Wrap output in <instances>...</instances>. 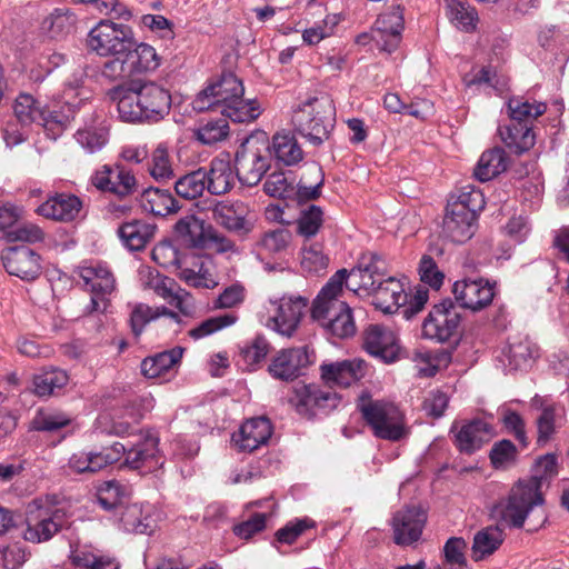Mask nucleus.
<instances>
[{
    "instance_id": "aec40b11",
    "label": "nucleus",
    "mask_w": 569,
    "mask_h": 569,
    "mask_svg": "<svg viewBox=\"0 0 569 569\" xmlns=\"http://www.w3.org/2000/svg\"><path fill=\"white\" fill-rule=\"evenodd\" d=\"M389 274L386 260L373 252L363 253L358 264L349 271L350 281L355 287L369 290L383 281Z\"/></svg>"
},
{
    "instance_id": "7ed1b4c3",
    "label": "nucleus",
    "mask_w": 569,
    "mask_h": 569,
    "mask_svg": "<svg viewBox=\"0 0 569 569\" xmlns=\"http://www.w3.org/2000/svg\"><path fill=\"white\" fill-rule=\"evenodd\" d=\"M506 106L509 123L500 124L498 133L511 152L521 154L535 146L532 124L546 112L547 106L543 102H530L525 97H511Z\"/></svg>"
},
{
    "instance_id": "c85d7f7f",
    "label": "nucleus",
    "mask_w": 569,
    "mask_h": 569,
    "mask_svg": "<svg viewBox=\"0 0 569 569\" xmlns=\"http://www.w3.org/2000/svg\"><path fill=\"white\" fill-rule=\"evenodd\" d=\"M82 209V201L71 193H56L41 203L37 212L48 219L69 222L74 220Z\"/></svg>"
},
{
    "instance_id": "2eb2a0df",
    "label": "nucleus",
    "mask_w": 569,
    "mask_h": 569,
    "mask_svg": "<svg viewBox=\"0 0 569 569\" xmlns=\"http://www.w3.org/2000/svg\"><path fill=\"white\" fill-rule=\"evenodd\" d=\"M495 288L496 281L490 282L483 278L465 279L455 282L452 292L459 308L479 311L492 302L496 295Z\"/></svg>"
},
{
    "instance_id": "473e14b6",
    "label": "nucleus",
    "mask_w": 569,
    "mask_h": 569,
    "mask_svg": "<svg viewBox=\"0 0 569 569\" xmlns=\"http://www.w3.org/2000/svg\"><path fill=\"white\" fill-rule=\"evenodd\" d=\"M339 306L340 307H332V310L326 312L323 316L312 318L319 321L332 336L345 339L355 335L356 325L350 307L348 305Z\"/></svg>"
},
{
    "instance_id": "e433bc0d",
    "label": "nucleus",
    "mask_w": 569,
    "mask_h": 569,
    "mask_svg": "<svg viewBox=\"0 0 569 569\" xmlns=\"http://www.w3.org/2000/svg\"><path fill=\"white\" fill-rule=\"evenodd\" d=\"M74 114V106L69 102L44 104L42 110L44 119L40 120L39 126L51 132L52 138H56L70 124Z\"/></svg>"
},
{
    "instance_id": "4468645a",
    "label": "nucleus",
    "mask_w": 569,
    "mask_h": 569,
    "mask_svg": "<svg viewBox=\"0 0 569 569\" xmlns=\"http://www.w3.org/2000/svg\"><path fill=\"white\" fill-rule=\"evenodd\" d=\"M362 347L385 363L400 359L401 348L396 333L386 326L371 323L362 332Z\"/></svg>"
},
{
    "instance_id": "79ce46f5",
    "label": "nucleus",
    "mask_w": 569,
    "mask_h": 569,
    "mask_svg": "<svg viewBox=\"0 0 569 569\" xmlns=\"http://www.w3.org/2000/svg\"><path fill=\"white\" fill-rule=\"evenodd\" d=\"M507 168L508 157L505 150L501 148H493L481 154L473 174L477 180L486 182L506 171Z\"/></svg>"
},
{
    "instance_id": "603ef678",
    "label": "nucleus",
    "mask_w": 569,
    "mask_h": 569,
    "mask_svg": "<svg viewBox=\"0 0 569 569\" xmlns=\"http://www.w3.org/2000/svg\"><path fill=\"white\" fill-rule=\"evenodd\" d=\"M160 316H168L177 322H180L179 316L174 311L169 310L167 307L152 309L151 307L142 303L134 307L130 316V326L133 335L139 337L142 333L146 325L152 320H156Z\"/></svg>"
},
{
    "instance_id": "0e129e2a",
    "label": "nucleus",
    "mask_w": 569,
    "mask_h": 569,
    "mask_svg": "<svg viewBox=\"0 0 569 569\" xmlns=\"http://www.w3.org/2000/svg\"><path fill=\"white\" fill-rule=\"evenodd\" d=\"M149 172L158 181H166L174 177L168 149L163 144H159L153 150L151 162L149 163Z\"/></svg>"
},
{
    "instance_id": "680f3d73",
    "label": "nucleus",
    "mask_w": 569,
    "mask_h": 569,
    "mask_svg": "<svg viewBox=\"0 0 569 569\" xmlns=\"http://www.w3.org/2000/svg\"><path fill=\"white\" fill-rule=\"evenodd\" d=\"M405 28L403 8L400 4L392 6L388 12L378 17L375 22V32L382 34H401Z\"/></svg>"
},
{
    "instance_id": "69168bd1",
    "label": "nucleus",
    "mask_w": 569,
    "mask_h": 569,
    "mask_svg": "<svg viewBox=\"0 0 569 569\" xmlns=\"http://www.w3.org/2000/svg\"><path fill=\"white\" fill-rule=\"evenodd\" d=\"M291 241V232L288 229L279 228L264 232L257 246L268 253H278L287 249Z\"/></svg>"
},
{
    "instance_id": "4d7b16f0",
    "label": "nucleus",
    "mask_w": 569,
    "mask_h": 569,
    "mask_svg": "<svg viewBox=\"0 0 569 569\" xmlns=\"http://www.w3.org/2000/svg\"><path fill=\"white\" fill-rule=\"evenodd\" d=\"M447 204L450 208L462 207L463 211L469 210L470 213L478 217V212L485 208L486 201L479 189L466 186L461 188L458 194H451Z\"/></svg>"
},
{
    "instance_id": "0eeeda50",
    "label": "nucleus",
    "mask_w": 569,
    "mask_h": 569,
    "mask_svg": "<svg viewBox=\"0 0 569 569\" xmlns=\"http://www.w3.org/2000/svg\"><path fill=\"white\" fill-rule=\"evenodd\" d=\"M270 141L264 131L250 134L234 157V170L241 184L257 186L270 168Z\"/></svg>"
},
{
    "instance_id": "6e6d98bb",
    "label": "nucleus",
    "mask_w": 569,
    "mask_h": 569,
    "mask_svg": "<svg viewBox=\"0 0 569 569\" xmlns=\"http://www.w3.org/2000/svg\"><path fill=\"white\" fill-rule=\"evenodd\" d=\"M301 254V267L310 273L323 271L329 264V258L323 253L320 242L303 241Z\"/></svg>"
},
{
    "instance_id": "9d476101",
    "label": "nucleus",
    "mask_w": 569,
    "mask_h": 569,
    "mask_svg": "<svg viewBox=\"0 0 569 569\" xmlns=\"http://www.w3.org/2000/svg\"><path fill=\"white\" fill-rule=\"evenodd\" d=\"M462 315L450 299L433 306L422 323V336L439 343L458 339Z\"/></svg>"
},
{
    "instance_id": "9b49d317",
    "label": "nucleus",
    "mask_w": 569,
    "mask_h": 569,
    "mask_svg": "<svg viewBox=\"0 0 569 569\" xmlns=\"http://www.w3.org/2000/svg\"><path fill=\"white\" fill-rule=\"evenodd\" d=\"M341 397L329 389H323L316 383H297L289 402L296 411L306 418L328 415L340 403Z\"/></svg>"
},
{
    "instance_id": "774afa93",
    "label": "nucleus",
    "mask_w": 569,
    "mask_h": 569,
    "mask_svg": "<svg viewBox=\"0 0 569 569\" xmlns=\"http://www.w3.org/2000/svg\"><path fill=\"white\" fill-rule=\"evenodd\" d=\"M489 458L496 469L506 468L509 463L516 461L517 448L512 441L502 439L492 446Z\"/></svg>"
},
{
    "instance_id": "864d4df0",
    "label": "nucleus",
    "mask_w": 569,
    "mask_h": 569,
    "mask_svg": "<svg viewBox=\"0 0 569 569\" xmlns=\"http://www.w3.org/2000/svg\"><path fill=\"white\" fill-rule=\"evenodd\" d=\"M220 113L233 122H251L260 116L261 107L256 99H243L242 96L233 103L221 108Z\"/></svg>"
},
{
    "instance_id": "58836bf2",
    "label": "nucleus",
    "mask_w": 569,
    "mask_h": 569,
    "mask_svg": "<svg viewBox=\"0 0 569 569\" xmlns=\"http://www.w3.org/2000/svg\"><path fill=\"white\" fill-rule=\"evenodd\" d=\"M538 357V349L529 339L512 341L502 351V362L509 370H527L535 358Z\"/></svg>"
},
{
    "instance_id": "09e8293b",
    "label": "nucleus",
    "mask_w": 569,
    "mask_h": 569,
    "mask_svg": "<svg viewBox=\"0 0 569 569\" xmlns=\"http://www.w3.org/2000/svg\"><path fill=\"white\" fill-rule=\"evenodd\" d=\"M447 16L460 30L471 32L476 29L478 12L465 0H445Z\"/></svg>"
},
{
    "instance_id": "37998d69",
    "label": "nucleus",
    "mask_w": 569,
    "mask_h": 569,
    "mask_svg": "<svg viewBox=\"0 0 569 569\" xmlns=\"http://www.w3.org/2000/svg\"><path fill=\"white\" fill-rule=\"evenodd\" d=\"M176 236L192 248H206L208 246V233L204 231V223L194 216H186L179 219L174 226Z\"/></svg>"
},
{
    "instance_id": "f257e3e1",
    "label": "nucleus",
    "mask_w": 569,
    "mask_h": 569,
    "mask_svg": "<svg viewBox=\"0 0 569 569\" xmlns=\"http://www.w3.org/2000/svg\"><path fill=\"white\" fill-rule=\"evenodd\" d=\"M158 445L159 439L148 435L140 437L136 443L113 442L100 450L78 451L69 458L68 468L77 475H93L124 457L123 465L126 467L130 469L146 468L151 471L163 465Z\"/></svg>"
},
{
    "instance_id": "1a4fd4ad",
    "label": "nucleus",
    "mask_w": 569,
    "mask_h": 569,
    "mask_svg": "<svg viewBox=\"0 0 569 569\" xmlns=\"http://www.w3.org/2000/svg\"><path fill=\"white\" fill-rule=\"evenodd\" d=\"M134 44L132 29L111 20H101L88 36V46L102 57L126 54Z\"/></svg>"
},
{
    "instance_id": "3c124183",
    "label": "nucleus",
    "mask_w": 569,
    "mask_h": 569,
    "mask_svg": "<svg viewBox=\"0 0 569 569\" xmlns=\"http://www.w3.org/2000/svg\"><path fill=\"white\" fill-rule=\"evenodd\" d=\"M69 381L64 370L50 369L36 375L33 378V392L39 397H49L60 391Z\"/></svg>"
},
{
    "instance_id": "de8ad7c7",
    "label": "nucleus",
    "mask_w": 569,
    "mask_h": 569,
    "mask_svg": "<svg viewBox=\"0 0 569 569\" xmlns=\"http://www.w3.org/2000/svg\"><path fill=\"white\" fill-rule=\"evenodd\" d=\"M43 106L32 94L21 92L14 100L13 112L22 126L40 124V120L44 119L42 117Z\"/></svg>"
},
{
    "instance_id": "f3484780",
    "label": "nucleus",
    "mask_w": 569,
    "mask_h": 569,
    "mask_svg": "<svg viewBox=\"0 0 569 569\" xmlns=\"http://www.w3.org/2000/svg\"><path fill=\"white\" fill-rule=\"evenodd\" d=\"M312 357L307 346L283 349L272 358L268 371L274 379L291 381L312 362Z\"/></svg>"
},
{
    "instance_id": "dca6fc26",
    "label": "nucleus",
    "mask_w": 569,
    "mask_h": 569,
    "mask_svg": "<svg viewBox=\"0 0 569 569\" xmlns=\"http://www.w3.org/2000/svg\"><path fill=\"white\" fill-rule=\"evenodd\" d=\"M1 259L7 272L21 280L32 281L41 274V258L28 246L9 247L2 251Z\"/></svg>"
},
{
    "instance_id": "c03bdc74",
    "label": "nucleus",
    "mask_w": 569,
    "mask_h": 569,
    "mask_svg": "<svg viewBox=\"0 0 569 569\" xmlns=\"http://www.w3.org/2000/svg\"><path fill=\"white\" fill-rule=\"evenodd\" d=\"M130 490L118 480L103 481L97 488V501L106 510L117 512L128 500Z\"/></svg>"
},
{
    "instance_id": "6ab92c4d",
    "label": "nucleus",
    "mask_w": 569,
    "mask_h": 569,
    "mask_svg": "<svg viewBox=\"0 0 569 569\" xmlns=\"http://www.w3.org/2000/svg\"><path fill=\"white\" fill-rule=\"evenodd\" d=\"M368 370V365L360 358L347 359L320 366V376L329 387H349L361 380Z\"/></svg>"
},
{
    "instance_id": "5fc2aeb1",
    "label": "nucleus",
    "mask_w": 569,
    "mask_h": 569,
    "mask_svg": "<svg viewBox=\"0 0 569 569\" xmlns=\"http://www.w3.org/2000/svg\"><path fill=\"white\" fill-rule=\"evenodd\" d=\"M72 561L80 569H120V562L114 557L84 549L76 550Z\"/></svg>"
},
{
    "instance_id": "f03ea898",
    "label": "nucleus",
    "mask_w": 569,
    "mask_h": 569,
    "mask_svg": "<svg viewBox=\"0 0 569 569\" xmlns=\"http://www.w3.org/2000/svg\"><path fill=\"white\" fill-rule=\"evenodd\" d=\"M110 98L117 102L119 118L126 122H159L169 114L172 102L170 91L153 81L116 87Z\"/></svg>"
},
{
    "instance_id": "393cba45",
    "label": "nucleus",
    "mask_w": 569,
    "mask_h": 569,
    "mask_svg": "<svg viewBox=\"0 0 569 569\" xmlns=\"http://www.w3.org/2000/svg\"><path fill=\"white\" fill-rule=\"evenodd\" d=\"M212 219L224 229L238 234H247L252 230V223L247 220L248 208L241 201H218L212 208Z\"/></svg>"
},
{
    "instance_id": "8fccbe9b",
    "label": "nucleus",
    "mask_w": 569,
    "mask_h": 569,
    "mask_svg": "<svg viewBox=\"0 0 569 569\" xmlns=\"http://www.w3.org/2000/svg\"><path fill=\"white\" fill-rule=\"evenodd\" d=\"M297 233L303 241H311L323 224V211L319 206L309 204L300 210L297 219Z\"/></svg>"
},
{
    "instance_id": "4be33fe9",
    "label": "nucleus",
    "mask_w": 569,
    "mask_h": 569,
    "mask_svg": "<svg viewBox=\"0 0 569 569\" xmlns=\"http://www.w3.org/2000/svg\"><path fill=\"white\" fill-rule=\"evenodd\" d=\"M477 219L469 210L463 211L462 207L450 208L447 204L441 233L453 243H465L475 234Z\"/></svg>"
},
{
    "instance_id": "5701e85b",
    "label": "nucleus",
    "mask_w": 569,
    "mask_h": 569,
    "mask_svg": "<svg viewBox=\"0 0 569 569\" xmlns=\"http://www.w3.org/2000/svg\"><path fill=\"white\" fill-rule=\"evenodd\" d=\"M122 529L127 532L151 535L157 522L153 517V507L150 503H128L114 512Z\"/></svg>"
},
{
    "instance_id": "bb28decb",
    "label": "nucleus",
    "mask_w": 569,
    "mask_h": 569,
    "mask_svg": "<svg viewBox=\"0 0 569 569\" xmlns=\"http://www.w3.org/2000/svg\"><path fill=\"white\" fill-rule=\"evenodd\" d=\"M368 291L373 296V306L383 313H395L407 302L403 284L392 276Z\"/></svg>"
},
{
    "instance_id": "a878e982",
    "label": "nucleus",
    "mask_w": 569,
    "mask_h": 569,
    "mask_svg": "<svg viewBox=\"0 0 569 569\" xmlns=\"http://www.w3.org/2000/svg\"><path fill=\"white\" fill-rule=\"evenodd\" d=\"M272 435V425L266 417L247 420L237 433L232 435L234 446L241 451H253L266 445Z\"/></svg>"
},
{
    "instance_id": "6e6552de",
    "label": "nucleus",
    "mask_w": 569,
    "mask_h": 569,
    "mask_svg": "<svg viewBox=\"0 0 569 569\" xmlns=\"http://www.w3.org/2000/svg\"><path fill=\"white\" fill-rule=\"evenodd\" d=\"M333 108L329 100L310 98L298 106L292 114L295 130L311 144H322L333 128Z\"/></svg>"
},
{
    "instance_id": "338daca9",
    "label": "nucleus",
    "mask_w": 569,
    "mask_h": 569,
    "mask_svg": "<svg viewBox=\"0 0 569 569\" xmlns=\"http://www.w3.org/2000/svg\"><path fill=\"white\" fill-rule=\"evenodd\" d=\"M270 345L262 336H257L250 345L241 350V357L248 369L253 370L256 365L263 361L269 353Z\"/></svg>"
},
{
    "instance_id": "423d86ee",
    "label": "nucleus",
    "mask_w": 569,
    "mask_h": 569,
    "mask_svg": "<svg viewBox=\"0 0 569 569\" xmlns=\"http://www.w3.org/2000/svg\"><path fill=\"white\" fill-rule=\"evenodd\" d=\"M67 525V513L56 496L33 499L27 508L23 538L33 543L51 540Z\"/></svg>"
},
{
    "instance_id": "e2e57ef3",
    "label": "nucleus",
    "mask_w": 569,
    "mask_h": 569,
    "mask_svg": "<svg viewBox=\"0 0 569 569\" xmlns=\"http://www.w3.org/2000/svg\"><path fill=\"white\" fill-rule=\"evenodd\" d=\"M238 320L236 313H224L203 320L197 327L189 331V336L194 340L210 336L223 328L234 325Z\"/></svg>"
},
{
    "instance_id": "7c9ffc66",
    "label": "nucleus",
    "mask_w": 569,
    "mask_h": 569,
    "mask_svg": "<svg viewBox=\"0 0 569 569\" xmlns=\"http://www.w3.org/2000/svg\"><path fill=\"white\" fill-rule=\"evenodd\" d=\"M491 430V426L485 420L473 419L455 435V445L460 452L471 455L489 441Z\"/></svg>"
},
{
    "instance_id": "20e7f679",
    "label": "nucleus",
    "mask_w": 569,
    "mask_h": 569,
    "mask_svg": "<svg viewBox=\"0 0 569 569\" xmlns=\"http://www.w3.org/2000/svg\"><path fill=\"white\" fill-rule=\"evenodd\" d=\"M542 503L539 480L537 478L519 480L509 495L492 507L491 517L503 528L519 529L522 528L529 513Z\"/></svg>"
},
{
    "instance_id": "bf43d9fd",
    "label": "nucleus",
    "mask_w": 569,
    "mask_h": 569,
    "mask_svg": "<svg viewBox=\"0 0 569 569\" xmlns=\"http://www.w3.org/2000/svg\"><path fill=\"white\" fill-rule=\"evenodd\" d=\"M229 134V126L226 118L209 120L199 126L196 137L202 144H214L224 140Z\"/></svg>"
},
{
    "instance_id": "412c9836",
    "label": "nucleus",
    "mask_w": 569,
    "mask_h": 569,
    "mask_svg": "<svg viewBox=\"0 0 569 569\" xmlns=\"http://www.w3.org/2000/svg\"><path fill=\"white\" fill-rule=\"evenodd\" d=\"M308 300L301 296L282 297L276 315L270 318L269 327L281 336L291 337L297 330Z\"/></svg>"
},
{
    "instance_id": "49530a36",
    "label": "nucleus",
    "mask_w": 569,
    "mask_h": 569,
    "mask_svg": "<svg viewBox=\"0 0 569 569\" xmlns=\"http://www.w3.org/2000/svg\"><path fill=\"white\" fill-rule=\"evenodd\" d=\"M207 182L208 177L206 169L199 168L181 176L174 182V191L179 197L186 200H194L200 198L207 190Z\"/></svg>"
},
{
    "instance_id": "13d9d810",
    "label": "nucleus",
    "mask_w": 569,
    "mask_h": 569,
    "mask_svg": "<svg viewBox=\"0 0 569 569\" xmlns=\"http://www.w3.org/2000/svg\"><path fill=\"white\" fill-rule=\"evenodd\" d=\"M310 174L316 178V184H293L292 198L300 204L317 200L321 196L325 182L322 168L318 163L312 162Z\"/></svg>"
},
{
    "instance_id": "cd10ccee",
    "label": "nucleus",
    "mask_w": 569,
    "mask_h": 569,
    "mask_svg": "<svg viewBox=\"0 0 569 569\" xmlns=\"http://www.w3.org/2000/svg\"><path fill=\"white\" fill-rule=\"evenodd\" d=\"M89 292L110 296L116 290V279L110 268L100 261H86L78 268Z\"/></svg>"
},
{
    "instance_id": "2f4dec72",
    "label": "nucleus",
    "mask_w": 569,
    "mask_h": 569,
    "mask_svg": "<svg viewBox=\"0 0 569 569\" xmlns=\"http://www.w3.org/2000/svg\"><path fill=\"white\" fill-rule=\"evenodd\" d=\"M206 173L208 177L207 190L210 194H226L236 183V170L227 159L213 158L209 170L206 169Z\"/></svg>"
},
{
    "instance_id": "ea45409f",
    "label": "nucleus",
    "mask_w": 569,
    "mask_h": 569,
    "mask_svg": "<svg viewBox=\"0 0 569 569\" xmlns=\"http://www.w3.org/2000/svg\"><path fill=\"white\" fill-rule=\"evenodd\" d=\"M124 56L132 77L154 71L160 66L156 49L147 43L134 44Z\"/></svg>"
},
{
    "instance_id": "c756f323",
    "label": "nucleus",
    "mask_w": 569,
    "mask_h": 569,
    "mask_svg": "<svg viewBox=\"0 0 569 569\" xmlns=\"http://www.w3.org/2000/svg\"><path fill=\"white\" fill-rule=\"evenodd\" d=\"M74 139L87 153H97L109 142V126L103 118L92 116L82 128L77 130Z\"/></svg>"
},
{
    "instance_id": "a19ab883",
    "label": "nucleus",
    "mask_w": 569,
    "mask_h": 569,
    "mask_svg": "<svg viewBox=\"0 0 569 569\" xmlns=\"http://www.w3.org/2000/svg\"><path fill=\"white\" fill-rule=\"evenodd\" d=\"M503 527L497 522L478 531L473 537L472 559L481 561L492 555L503 542Z\"/></svg>"
},
{
    "instance_id": "ddd939ff",
    "label": "nucleus",
    "mask_w": 569,
    "mask_h": 569,
    "mask_svg": "<svg viewBox=\"0 0 569 569\" xmlns=\"http://www.w3.org/2000/svg\"><path fill=\"white\" fill-rule=\"evenodd\" d=\"M90 181L99 191L111 193L121 200L138 190L134 174L119 162L101 166L92 173Z\"/></svg>"
},
{
    "instance_id": "4c0bfd02",
    "label": "nucleus",
    "mask_w": 569,
    "mask_h": 569,
    "mask_svg": "<svg viewBox=\"0 0 569 569\" xmlns=\"http://www.w3.org/2000/svg\"><path fill=\"white\" fill-rule=\"evenodd\" d=\"M284 166H295L303 159V151L293 133L280 131L273 134L270 142V156Z\"/></svg>"
},
{
    "instance_id": "c9c22d12",
    "label": "nucleus",
    "mask_w": 569,
    "mask_h": 569,
    "mask_svg": "<svg viewBox=\"0 0 569 569\" xmlns=\"http://www.w3.org/2000/svg\"><path fill=\"white\" fill-rule=\"evenodd\" d=\"M156 232V226L143 220H132L122 223L118 229V236L131 251H139L146 248Z\"/></svg>"
},
{
    "instance_id": "052dcab7",
    "label": "nucleus",
    "mask_w": 569,
    "mask_h": 569,
    "mask_svg": "<svg viewBox=\"0 0 569 569\" xmlns=\"http://www.w3.org/2000/svg\"><path fill=\"white\" fill-rule=\"evenodd\" d=\"M71 418L61 411L38 410L32 419V428L37 431L53 432L69 426Z\"/></svg>"
},
{
    "instance_id": "a18cd8bd",
    "label": "nucleus",
    "mask_w": 569,
    "mask_h": 569,
    "mask_svg": "<svg viewBox=\"0 0 569 569\" xmlns=\"http://www.w3.org/2000/svg\"><path fill=\"white\" fill-rule=\"evenodd\" d=\"M76 16L68 9H54L41 22V29L52 39H62L74 29Z\"/></svg>"
},
{
    "instance_id": "39448f33",
    "label": "nucleus",
    "mask_w": 569,
    "mask_h": 569,
    "mask_svg": "<svg viewBox=\"0 0 569 569\" xmlns=\"http://www.w3.org/2000/svg\"><path fill=\"white\" fill-rule=\"evenodd\" d=\"M357 409L376 438L398 442L409 437L410 427L407 426L403 412L395 403L371 400L368 395L362 393Z\"/></svg>"
},
{
    "instance_id": "b1692460",
    "label": "nucleus",
    "mask_w": 569,
    "mask_h": 569,
    "mask_svg": "<svg viewBox=\"0 0 569 569\" xmlns=\"http://www.w3.org/2000/svg\"><path fill=\"white\" fill-rule=\"evenodd\" d=\"M349 290L356 291L353 281H350L349 271L347 269L338 270L323 286L317 298L313 300L311 316L319 317L330 312L332 307H339L338 305H347L338 299V296L342 291V287Z\"/></svg>"
},
{
    "instance_id": "72a5a7b5",
    "label": "nucleus",
    "mask_w": 569,
    "mask_h": 569,
    "mask_svg": "<svg viewBox=\"0 0 569 569\" xmlns=\"http://www.w3.org/2000/svg\"><path fill=\"white\" fill-rule=\"evenodd\" d=\"M139 203L146 212L159 217L176 213L180 209L179 201L169 190L153 187L140 193Z\"/></svg>"
},
{
    "instance_id": "f704fd0d",
    "label": "nucleus",
    "mask_w": 569,
    "mask_h": 569,
    "mask_svg": "<svg viewBox=\"0 0 569 569\" xmlns=\"http://www.w3.org/2000/svg\"><path fill=\"white\" fill-rule=\"evenodd\" d=\"M183 351V348L174 347L144 358L140 366L141 373L149 379L164 376L180 363Z\"/></svg>"
},
{
    "instance_id": "f8f14e48",
    "label": "nucleus",
    "mask_w": 569,
    "mask_h": 569,
    "mask_svg": "<svg viewBox=\"0 0 569 569\" xmlns=\"http://www.w3.org/2000/svg\"><path fill=\"white\" fill-rule=\"evenodd\" d=\"M244 93L242 81L236 74L223 73L217 82L203 89L193 101V109L198 111L214 110L220 112L226 104L233 103Z\"/></svg>"
},
{
    "instance_id": "a211bd4d",
    "label": "nucleus",
    "mask_w": 569,
    "mask_h": 569,
    "mask_svg": "<svg viewBox=\"0 0 569 569\" xmlns=\"http://www.w3.org/2000/svg\"><path fill=\"white\" fill-rule=\"evenodd\" d=\"M426 521V511L420 507L411 506L397 511L392 518L395 542L409 546L418 541Z\"/></svg>"
}]
</instances>
